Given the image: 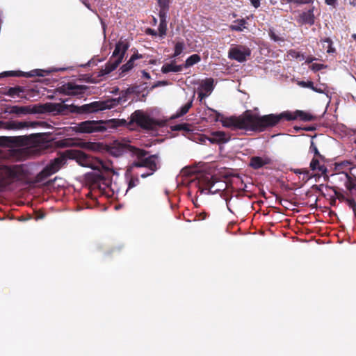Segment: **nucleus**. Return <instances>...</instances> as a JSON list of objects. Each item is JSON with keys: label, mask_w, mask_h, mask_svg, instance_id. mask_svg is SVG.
Instances as JSON below:
<instances>
[{"label": "nucleus", "mask_w": 356, "mask_h": 356, "mask_svg": "<svg viewBox=\"0 0 356 356\" xmlns=\"http://www.w3.org/2000/svg\"><path fill=\"white\" fill-rule=\"evenodd\" d=\"M38 127H47L44 122L10 121L5 124V128L10 130H22Z\"/></svg>", "instance_id": "obj_11"}, {"label": "nucleus", "mask_w": 356, "mask_h": 356, "mask_svg": "<svg viewBox=\"0 0 356 356\" xmlns=\"http://www.w3.org/2000/svg\"><path fill=\"white\" fill-rule=\"evenodd\" d=\"M209 111L215 113V121L220 120L225 127L232 129H244L250 130L249 111H246L243 115L239 117H231L220 119L221 115L217 111L209 108Z\"/></svg>", "instance_id": "obj_5"}, {"label": "nucleus", "mask_w": 356, "mask_h": 356, "mask_svg": "<svg viewBox=\"0 0 356 356\" xmlns=\"http://www.w3.org/2000/svg\"><path fill=\"white\" fill-rule=\"evenodd\" d=\"M270 163L267 156H253L250 159V165L254 169H259Z\"/></svg>", "instance_id": "obj_17"}, {"label": "nucleus", "mask_w": 356, "mask_h": 356, "mask_svg": "<svg viewBox=\"0 0 356 356\" xmlns=\"http://www.w3.org/2000/svg\"><path fill=\"white\" fill-rule=\"evenodd\" d=\"M183 69V65H177L175 61L164 64L161 67V72L167 74L169 72H180Z\"/></svg>", "instance_id": "obj_19"}, {"label": "nucleus", "mask_w": 356, "mask_h": 356, "mask_svg": "<svg viewBox=\"0 0 356 356\" xmlns=\"http://www.w3.org/2000/svg\"><path fill=\"white\" fill-rule=\"evenodd\" d=\"M160 24L159 26V31L161 37H163L166 34L167 31V18L168 17H159Z\"/></svg>", "instance_id": "obj_29"}, {"label": "nucleus", "mask_w": 356, "mask_h": 356, "mask_svg": "<svg viewBox=\"0 0 356 356\" xmlns=\"http://www.w3.org/2000/svg\"><path fill=\"white\" fill-rule=\"evenodd\" d=\"M269 37L271 40H273L275 42H284V38L277 35L273 30L270 29L268 33Z\"/></svg>", "instance_id": "obj_32"}, {"label": "nucleus", "mask_w": 356, "mask_h": 356, "mask_svg": "<svg viewBox=\"0 0 356 356\" xmlns=\"http://www.w3.org/2000/svg\"><path fill=\"white\" fill-rule=\"evenodd\" d=\"M298 85L302 88H308L310 89L313 88L314 83L312 81H299Z\"/></svg>", "instance_id": "obj_36"}, {"label": "nucleus", "mask_w": 356, "mask_h": 356, "mask_svg": "<svg viewBox=\"0 0 356 356\" xmlns=\"http://www.w3.org/2000/svg\"><path fill=\"white\" fill-rule=\"evenodd\" d=\"M87 88L86 86L69 82L59 87L58 90L60 93L66 95L79 96L84 94Z\"/></svg>", "instance_id": "obj_13"}, {"label": "nucleus", "mask_w": 356, "mask_h": 356, "mask_svg": "<svg viewBox=\"0 0 356 356\" xmlns=\"http://www.w3.org/2000/svg\"><path fill=\"white\" fill-rule=\"evenodd\" d=\"M355 157H356V155H355Z\"/></svg>", "instance_id": "obj_56"}, {"label": "nucleus", "mask_w": 356, "mask_h": 356, "mask_svg": "<svg viewBox=\"0 0 356 356\" xmlns=\"http://www.w3.org/2000/svg\"><path fill=\"white\" fill-rule=\"evenodd\" d=\"M167 85H168V81H158L156 83H155L154 87L165 86H167Z\"/></svg>", "instance_id": "obj_42"}, {"label": "nucleus", "mask_w": 356, "mask_h": 356, "mask_svg": "<svg viewBox=\"0 0 356 356\" xmlns=\"http://www.w3.org/2000/svg\"><path fill=\"white\" fill-rule=\"evenodd\" d=\"M192 104H193V99H191V101H189L188 103H186V104H184V106H182L176 113V114L175 115V118H179L184 115H185L188 111V110L190 109V108L192 106Z\"/></svg>", "instance_id": "obj_27"}, {"label": "nucleus", "mask_w": 356, "mask_h": 356, "mask_svg": "<svg viewBox=\"0 0 356 356\" xmlns=\"http://www.w3.org/2000/svg\"><path fill=\"white\" fill-rule=\"evenodd\" d=\"M140 56H139L138 54H134L131 56L130 59L128 60V62L123 65L120 70V75L121 76H124L127 72H129L130 70H131L134 67V62L135 60L139 58Z\"/></svg>", "instance_id": "obj_21"}, {"label": "nucleus", "mask_w": 356, "mask_h": 356, "mask_svg": "<svg viewBox=\"0 0 356 356\" xmlns=\"http://www.w3.org/2000/svg\"><path fill=\"white\" fill-rule=\"evenodd\" d=\"M294 172H295L296 174H302V173H304V174H305V175H308V171H307V170H300V169H296V170H294Z\"/></svg>", "instance_id": "obj_45"}, {"label": "nucleus", "mask_w": 356, "mask_h": 356, "mask_svg": "<svg viewBox=\"0 0 356 356\" xmlns=\"http://www.w3.org/2000/svg\"><path fill=\"white\" fill-rule=\"evenodd\" d=\"M251 54V50L246 46H232L228 52V57L239 63L245 62Z\"/></svg>", "instance_id": "obj_10"}, {"label": "nucleus", "mask_w": 356, "mask_h": 356, "mask_svg": "<svg viewBox=\"0 0 356 356\" xmlns=\"http://www.w3.org/2000/svg\"><path fill=\"white\" fill-rule=\"evenodd\" d=\"M22 175L23 168L20 165H0V192L14 180L20 179Z\"/></svg>", "instance_id": "obj_6"}, {"label": "nucleus", "mask_w": 356, "mask_h": 356, "mask_svg": "<svg viewBox=\"0 0 356 356\" xmlns=\"http://www.w3.org/2000/svg\"><path fill=\"white\" fill-rule=\"evenodd\" d=\"M7 139L15 145V147L8 149V156L15 160L22 159L24 156L23 150L25 149L24 147L28 144L29 138L26 136H22L10 137Z\"/></svg>", "instance_id": "obj_8"}, {"label": "nucleus", "mask_w": 356, "mask_h": 356, "mask_svg": "<svg viewBox=\"0 0 356 356\" xmlns=\"http://www.w3.org/2000/svg\"><path fill=\"white\" fill-rule=\"evenodd\" d=\"M230 136L223 131H213L211 134L209 140L211 143L223 144L229 142Z\"/></svg>", "instance_id": "obj_16"}, {"label": "nucleus", "mask_w": 356, "mask_h": 356, "mask_svg": "<svg viewBox=\"0 0 356 356\" xmlns=\"http://www.w3.org/2000/svg\"><path fill=\"white\" fill-rule=\"evenodd\" d=\"M200 60L201 58L198 54H193L186 59L185 64L184 65L183 67H184L185 68H188L193 66V65L199 63Z\"/></svg>", "instance_id": "obj_26"}, {"label": "nucleus", "mask_w": 356, "mask_h": 356, "mask_svg": "<svg viewBox=\"0 0 356 356\" xmlns=\"http://www.w3.org/2000/svg\"><path fill=\"white\" fill-rule=\"evenodd\" d=\"M325 3L328 6H335L337 4V0H325Z\"/></svg>", "instance_id": "obj_44"}, {"label": "nucleus", "mask_w": 356, "mask_h": 356, "mask_svg": "<svg viewBox=\"0 0 356 356\" xmlns=\"http://www.w3.org/2000/svg\"><path fill=\"white\" fill-rule=\"evenodd\" d=\"M353 98L356 102V92L353 95Z\"/></svg>", "instance_id": "obj_51"}, {"label": "nucleus", "mask_w": 356, "mask_h": 356, "mask_svg": "<svg viewBox=\"0 0 356 356\" xmlns=\"http://www.w3.org/2000/svg\"><path fill=\"white\" fill-rule=\"evenodd\" d=\"M44 218V215L41 214V215H40V216H38L37 217V220H38V219H42V218Z\"/></svg>", "instance_id": "obj_50"}, {"label": "nucleus", "mask_w": 356, "mask_h": 356, "mask_svg": "<svg viewBox=\"0 0 356 356\" xmlns=\"http://www.w3.org/2000/svg\"><path fill=\"white\" fill-rule=\"evenodd\" d=\"M285 111L280 114L255 115L249 111L250 131H263L267 127H274L282 119H285Z\"/></svg>", "instance_id": "obj_4"}, {"label": "nucleus", "mask_w": 356, "mask_h": 356, "mask_svg": "<svg viewBox=\"0 0 356 356\" xmlns=\"http://www.w3.org/2000/svg\"><path fill=\"white\" fill-rule=\"evenodd\" d=\"M154 22H156V19L155 18H154Z\"/></svg>", "instance_id": "obj_54"}, {"label": "nucleus", "mask_w": 356, "mask_h": 356, "mask_svg": "<svg viewBox=\"0 0 356 356\" xmlns=\"http://www.w3.org/2000/svg\"><path fill=\"white\" fill-rule=\"evenodd\" d=\"M73 129L78 133L91 134L93 132H101L106 129L104 122L102 120H86L76 124Z\"/></svg>", "instance_id": "obj_9"}, {"label": "nucleus", "mask_w": 356, "mask_h": 356, "mask_svg": "<svg viewBox=\"0 0 356 356\" xmlns=\"http://www.w3.org/2000/svg\"><path fill=\"white\" fill-rule=\"evenodd\" d=\"M325 65H324L323 64H320V63H313L311 66H310V68L314 71V72H317V71H319L323 68H325Z\"/></svg>", "instance_id": "obj_35"}, {"label": "nucleus", "mask_w": 356, "mask_h": 356, "mask_svg": "<svg viewBox=\"0 0 356 356\" xmlns=\"http://www.w3.org/2000/svg\"><path fill=\"white\" fill-rule=\"evenodd\" d=\"M348 205L353 209L354 214L356 216V202L353 199H348L346 200Z\"/></svg>", "instance_id": "obj_37"}, {"label": "nucleus", "mask_w": 356, "mask_h": 356, "mask_svg": "<svg viewBox=\"0 0 356 356\" xmlns=\"http://www.w3.org/2000/svg\"><path fill=\"white\" fill-rule=\"evenodd\" d=\"M88 9H90V5L88 0H80Z\"/></svg>", "instance_id": "obj_47"}, {"label": "nucleus", "mask_w": 356, "mask_h": 356, "mask_svg": "<svg viewBox=\"0 0 356 356\" xmlns=\"http://www.w3.org/2000/svg\"><path fill=\"white\" fill-rule=\"evenodd\" d=\"M194 170H195L193 168H185L181 170V174L184 175H189L193 173Z\"/></svg>", "instance_id": "obj_40"}, {"label": "nucleus", "mask_w": 356, "mask_h": 356, "mask_svg": "<svg viewBox=\"0 0 356 356\" xmlns=\"http://www.w3.org/2000/svg\"><path fill=\"white\" fill-rule=\"evenodd\" d=\"M209 95L202 90H200V91L198 92V97L200 98V100L202 101L203 99L206 98Z\"/></svg>", "instance_id": "obj_41"}, {"label": "nucleus", "mask_w": 356, "mask_h": 356, "mask_svg": "<svg viewBox=\"0 0 356 356\" xmlns=\"http://www.w3.org/2000/svg\"><path fill=\"white\" fill-rule=\"evenodd\" d=\"M147 33L149 34L152 35H156V31L155 30H153V29H147Z\"/></svg>", "instance_id": "obj_48"}, {"label": "nucleus", "mask_w": 356, "mask_h": 356, "mask_svg": "<svg viewBox=\"0 0 356 356\" xmlns=\"http://www.w3.org/2000/svg\"><path fill=\"white\" fill-rule=\"evenodd\" d=\"M65 102V101H63V103L51 104V110L58 113H63L69 107L72 113L78 114H92L111 109L118 104L119 101L115 99H109L103 101L92 102L82 106H67L64 104Z\"/></svg>", "instance_id": "obj_3"}, {"label": "nucleus", "mask_w": 356, "mask_h": 356, "mask_svg": "<svg viewBox=\"0 0 356 356\" xmlns=\"http://www.w3.org/2000/svg\"><path fill=\"white\" fill-rule=\"evenodd\" d=\"M99 145L95 143H88L86 147L91 150H97L99 148Z\"/></svg>", "instance_id": "obj_39"}, {"label": "nucleus", "mask_w": 356, "mask_h": 356, "mask_svg": "<svg viewBox=\"0 0 356 356\" xmlns=\"http://www.w3.org/2000/svg\"><path fill=\"white\" fill-rule=\"evenodd\" d=\"M159 17H168L169 0H158Z\"/></svg>", "instance_id": "obj_20"}, {"label": "nucleus", "mask_w": 356, "mask_h": 356, "mask_svg": "<svg viewBox=\"0 0 356 356\" xmlns=\"http://www.w3.org/2000/svg\"><path fill=\"white\" fill-rule=\"evenodd\" d=\"M200 90L210 95L213 90V80L207 79L203 81L200 84Z\"/></svg>", "instance_id": "obj_23"}, {"label": "nucleus", "mask_w": 356, "mask_h": 356, "mask_svg": "<svg viewBox=\"0 0 356 356\" xmlns=\"http://www.w3.org/2000/svg\"><path fill=\"white\" fill-rule=\"evenodd\" d=\"M184 49V44L183 42H177L175 47L174 57H177L181 54Z\"/></svg>", "instance_id": "obj_31"}, {"label": "nucleus", "mask_w": 356, "mask_h": 356, "mask_svg": "<svg viewBox=\"0 0 356 356\" xmlns=\"http://www.w3.org/2000/svg\"><path fill=\"white\" fill-rule=\"evenodd\" d=\"M3 76H42V74L38 73V70L32 71L30 72H16V71H8L3 73Z\"/></svg>", "instance_id": "obj_22"}, {"label": "nucleus", "mask_w": 356, "mask_h": 356, "mask_svg": "<svg viewBox=\"0 0 356 356\" xmlns=\"http://www.w3.org/2000/svg\"><path fill=\"white\" fill-rule=\"evenodd\" d=\"M205 181H207V188H205V190L207 191L206 193L213 194L216 193L218 191L221 190L220 188H216L213 190L215 183L213 182V181L211 180L210 177H206Z\"/></svg>", "instance_id": "obj_28"}, {"label": "nucleus", "mask_w": 356, "mask_h": 356, "mask_svg": "<svg viewBox=\"0 0 356 356\" xmlns=\"http://www.w3.org/2000/svg\"><path fill=\"white\" fill-rule=\"evenodd\" d=\"M24 92L23 88L21 87H14V88H10L8 90V95L10 96L11 97H19L22 93Z\"/></svg>", "instance_id": "obj_30"}, {"label": "nucleus", "mask_w": 356, "mask_h": 356, "mask_svg": "<svg viewBox=\"0 0 356 356\" xmlns=\"http://www.w3.org/2000/svg\"><path fill=\"white\" fill-rule=\"evenodd\" d=\"M313 150H314V151H315V153H317V152H318L317 149H316V147H314Z\"/></svg>", "instance_id": "obj_53"}, {"label": "nucleus", "mask_w": 356, "mask_h": 356, "mask_svg": "<svg viewBox=\"0 0 356 356\" xmlns=\"http://www.w3.org/2000/svg\"><path fill=\"white\" fill-rule=\"evenodd\" d=\"M312 90L318 93H325L327 90V87L325 85L321 84L319 86H314Z\"/></svg>", "instance_id": "obj_33"}, {"label": "nucleus", "mask_w": 356, "mask_h": 356, "mask_svg": "<svg viewBox=\"0 0 356 356\" xmlns=\"http://www.w3.org/2000/svg\"><path fill=\"white\" fill-rule=\"evenodd\" d=\"M139 183V179L138 178H130L128 183V189L132 188L136 186Z\"/></svg>", "instance_id": "obj_34"}, {"label": "nucleus", "mask_w": 356, "mask_h": 356, "mask_svg": "<svg viewBox=\"0 0 356 356\" xmlns=\"http://www.w3.org/2000/svg\"><path fill=\"white\" fill-rule=\"evenodd\" d=\"M129 142L127 140H116L110 147L109 152L114 156H120L125 152H131L133 155L138 159L137 161L133 163L130 169L134 167L146 168L148 172L142 173L140 177L146 178L154 174L157 170L159 165V158L156 155H151L146 157V152L142 149H136L131 146Z\"/></svg>", "instance_id": "obj_2"}, {"label": "nucleus", "mask_w": 356, "mask_h": 356, "mask_svg": "<svg viewBox=\"0 0 356 356\" xmlns=\"http://www.w3.org/2000/svg\"><path fill=\"white\" fill-rule=\"evenodd\" d=\"M322 49L328 54H332L335 51V49L332 47V41L330 38H325L320 41Z\"/></svg>", "instance_id": "obj_24"}, {"label": "nucleus", "mask_w": 356, "mask_h": 356, "mask_svg": "<svg viewBox=\"0 0 356 356\" xmlns=\"http://www.w3.org/2000/svg\"><path fill=\"white\" fill-rule=\"evenodd\" d=\"M0 140H2V138H0Z\"/></svg>", "instance_id": "obj_55"}, {"label": "nucleus", "mask_w": 356, "mask_h": 356, "mask_svg": "<svg viewBox=\"0 0 356 356\" xmlns=\"http://www.w3.org/2000/svg\"><path fill=\"white\" fill-rule=\"evenodd\" d=\"M141 73H142L143 77H144L147 79H149L151 78L150 74L149 73H147V72L143 70L141 72Z\"/></svg>", "instance_id": "obj_46"}, {"label": "nucleus", "mask_w": 356, "mask_h": 356, "mask_svg": "<svg viewBox=\"0 0 356 356\" xmlns=\"http://www.w3.org/2000/svg\"><path fill=\"white\" fill-rule=\"evenodd\" d=\"M285 120L291 121L296 119H300L303 121H310L312 120V115L302 111L297 110L294 112L285 111Z\"/></svg>", "instance_id": "obj_15"}, {"label": "nucleus", "mask_w": 356, "mask_h": 356, "mask_svg": "<svg viewBox=\"0 0 356 356\" xmlns=\"http://www.w3.org/2000/svg\"><path fill=\"white\" fill-rule=\"evenodd\" d=\"M131 121L144 129H152L156 124L155 121L145 112L138 110L131 116Z\"/></svg>", "instance_id": "obj_12"}, {"label": "nucleus", "mask_w": 356, "mask_h": 356, "mask_svg": "<svg viewBox=\"0 0 356 356\" xmlns=\"http://www.w3.org/2000/svg\"><path fill=\"white\" fill-rule=\"evenodd\" d=\"M67 158L76 159L81 165L98 171L102 170H110L111 169V163L109 162L104 161L98 158H90L81 151L67 150L51 161L44 168L40 173L41 177H49L58 172L66 163Z\"/></svg>", "instance_id": "obj_1"}, {"label": "nucleus", "mask_w": 356, "mask_h": 356, "mask_svg": "<svg viewBox=\"0 0 356 356\" xmlns=\"http://www.w3.org/2000/svg\"><path fill=\"white\" fill-rule=\"evenodd\" d=\"M38 109L35 106H8L5 112L8 114H15L17 116L26 115L38 113Z\"/></svg>", "instance_id": "obj_14"}, {"label": "nucleus", "mask_w": 356, "mask_h": 356, "mask_svg": "<svg viewBox=\"0 0 356 356\" xmlns=\"http://www.w3.org/2000/svg\"><path fill=\"white\" fill-rule=\"evenodd\" d=\"M314 7H312L309 10L303 12L300 16V21L303 24L312 25L314 24Z\"/></svg>", "instance_id": "obj_18"}, {"label": "nucleus", "mask_w": 356, "mask_h": 356, "mask_svg": "<svg viewBox=\"0 0 356 356\" xmlns=\"http://www.w3.org/2000/svg\"><path fill=\"white\" fill-rule=\"evenodd\" d=\"M250 3L255 8L260 6V0H250Z\"/></svg>", "instance_id": "obj_43"}, {"label": "nucleus", "mask_w": 356, "mask_h": 356, "mask_svg": "<svg viewBox=\"0 0 356 356\" xmlns=\"http://www.w3.org/2000/svg\"><path fill=\"white\" fill-rule=\"evenodd\" d=\"M352 37L354 38L355 40H356V34H353Z\"/></svg>", "instance_id": "obj_52"}, {"label": "nucleus", "mask_w": 356, "mask_h": 356, "mask_svg": "<svg viewBox=\"0 0 356 356\" xmlns=\"http://www.w3.org/2000/svg\"><path fill=\"white\" fill-rule=\"evenodd\" d=\"M128 48L129 45L126 41H119L115 45V48L111 60L106 64L104 68L102 70V74H108L115 70L122 61L124 56Z\"/></svg>", "instance_id": "obj_7"}, {"label": "nucleus", "mask_w": 356, "mask_h": 356, "mask_svg": "<svg viewBox=\"0 0 356 356\" xmlns=\"http://www.w3.org/2000/svg\"><path fill=\"white\" fill-rule=\"evenodd\" d=\"M246 20L244 19H237L230 26V29L236 31H243L246 29Z\"/></svg>", "instance_id": "obj_25"}, {"label": "nucleus", "mask_w": 356, "mask_h": 356, "mask_svg": "<svg viewBox=\"0 0 356 356\" xmlns=\"http://www.w3.org/2000/svg\"><path fill=\"white\" fill-rule=\"evenodd\" d=\"M314 60H316V58H313V57H308V58H307V59H306V63H312V61H314Z\"/></svg>", "instance_id": "obj_49"}, {"label": "nucleus", "mask_w": 356, "mask_h": 356, "mask_svg": "<svg viewBox=\"0 0 356 356\" xmlns=\"http://www.w3.org/2000/svg\"><path fill=\"white\" fill-rule=\"evenodd\" d=\"M318 165L319 161L317 159H313L310 163V167L313 170L318 168ZM319 170H321V169L319 168Z\"/></svg>", "instance_id": "obj_38"}]
</instances>
